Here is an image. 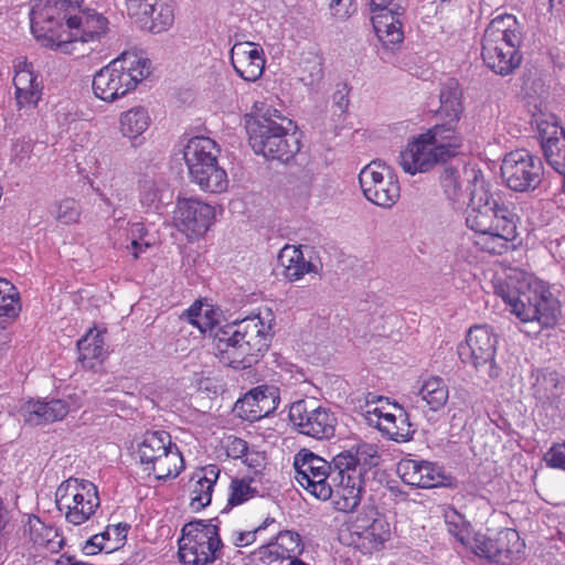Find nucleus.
I'll use <instances>...</instances> for the list:
<instances>
[{"mask_svg": "<svg viewBox=\"0 0 565 565\" xmlns=\"http://www.w3.org/2000/svg\"><path fill=\"white\" fill-rule=\"evenodd\" d=\"M467 175L471 189L466 223L477 234L475 244L483 252L502 254L518 235L515 215L479 170L472 169Z\"/></svg>", "mask_w": 565, "mask_h": 565, "instance_id": "f257e3e1", "label": "nucleus"}, {"mask_svg": "<svg viewBox=\"0 0 565 565\" xmlns=\"http://www.w3.org/2000/svg\"><path fill=\"white\" fill-rule=\"evenodd\" d=\"M493 287L494 294L521 322L539 324L535 333L556 324L561 313L559 301L543 280L530 274L515 273L507 279H495Z\"/></svg>", "mask_w": 565, "mask_h": 565, "instance_id": "f03ea898", "label": "nucleus"}, {"mask_svg": "<svg viewBox=\"0 0 565 565\" xmlns=\"http://www.w3.org/2000/svg\"><path fill=\"white\" fill-rule=\"evenodd\" d=\"M377 449L372 444H359L333 456L330 495L338 511L353 512L361 503L364 476L377 465Z\"/></svg>", "mask_w": 565, "mask_h": 565, "instance_id": "7ed1b4c3", "label": "nucleus"}, {"mask_svg": "<svg viewBox=\"0 0 565 565\" xmlns=\"http://www.w3.org/2000/svg\"><path fill=\"white\" fill-rule=\"evenodd\" d=\"M271 311L248 317L228 326L218 338L220 360L236 370L250 367L267 351L271 331Z\"/></svg>", "mask_w": 565, "mask_h": 565, "instance_id": "20e7f679", "label": "nucleus"}, {"mask_svg": "<svg viewBox=\"0 0 565 565\" xmlns=\"http://www.w3.org/2000/svg\"><path fill=\"white\" fill-rule=\"evenodd\" d=\"M256 114L246 120L249 145L256 154L267 159L289 161L300 150V140L296 132H289L282 122L280 110L255 104Z\"/></svg>", "mask_w": 565, "mask_h": 565, "instance_id": "39448f33", "label": "nucleus"}, {"mask_svg": "<svg viewBox=\"0 0 565 565\" xmlns=\"http://www.w3.org/2000/svg\"><path fill=\"white\" fill-rule=\"evenodd\" d=\"M150 70L148 58L124 52L94 74L93 93L105 103H114L135 90L149 76Z\"/></svg>", "mask_w": 565, "mask_h": 565, "instance_id": "423d86ee", "label": "nucleus"}, {"mask_svg": "<svg viewBox=\"0 0 565 565\" xmlns=\"http://www.w3.org/2000/svg\"><path fill=\"white\" fill-rule=\"evenodd\" d=\"M457 134L451 128L434 126L407 143L399 154V164L409 174L429 171L439 161L456 154Z\"/></svg>", "mask_w": 565, "mask_h": 565, "instance_id": "0eeeda50", "label": "nucleus"}, {"mask_svg": "<svg viewBox=\"0 0 565 565\" xmlns=\"http://www.w3.org/2000/svg\"><path fill=\"white\" fill-rule=\"evenodd\" d=\"M135 459L141 469L158 480L177 477L183 469V458L166 430H149L136 439Z\"/></svg>", "mask_w": 565, "mask_h": 565, "instance_id": "6e6552de", "label": "nucleus"}, {"mask_svg": "<svg viewBox=\"0 0 565 565\" xmlns=\"http://www.w3.org/2000/svg\"><path fill=\"white\" fill-rule=\"evenodd\" d=\"M74 10L76 3L70 0H32L30 22L33 35L43 45L61 51Z\"/></svg>", "mask_w": 565, "mask_h": 565, "instance_id": "1a4fd4ad", "label": "nucleus"}, {"mask_svg": "<svg viewBox=\"0 0 565 565\" xmlns=\"http://www.w3.org/2000/svg\"><path fill=\"white\" fill-rule=\"evenodd\" d=\"M55 504L65 521L82 525L90 520L100 505L97 487L85 479L68 478L55 491Z\"/></svg>", "mask_w": 565, "mask_h": 565, "instance_id": "9d476101", "label": "nucleus"}, {"mask_svg": "<svg viewBox=\"0 0 565 565\" xmlns=\"http://www.w3.org/2000/svg\"><path fill=\"white\" fill-rule=\"evenodd\" d=\"M218 527L212 523L194 521L185 524L179 540V559L185 565H207L220 553Z\"/></svg>", "mask_w": 565, "mask_h": 565, "instance_id": "9b49d317", "label": "nucleus"}, {"mask_svg": "<svg viewBox=\"0 0 565 565\" xmlns=\"http://www.w3.org/2000/svg\"><path fill=\"white\" fill-rule=\"evenodd\" d=\"M364 198L383 209H391L401 196V185L393 170L380 160L366 164L359 173Z\"/></svg>", "mask_w": 565, "mask_h": 565, "instance_id": "f8f14e48", "label": "nucleus"}, {"mask_svg": "<svg viewBox=\"0 0 565 565\" xmlns=\"http://www.w3.org/2000/svg\"><path fill=\"white\" fill-rule=\"evenodd\" d=\"M295 479L308 493L327 501L330 495L333 459L327 461L307 448L300 449L294 457Z\"/></svg>", "mask_w": 565, "mask_h": 565, "instance_id": "ddd939ff", "label": "nucleus"}, {"mask_svg": "<svg viewBox=\"0 0 565 565\" xmlns=\"http://www.w3.org/2000/svg\"><path fill=\"white\" fill-rule=\"evenodd\" d=\"M497 343V335L490 327L475 326L468 331L466 341L458 345L459 359L478 371L484 370L489 377H497L499 374L494 364Z\"/></svg>", "mask_w": 565, "mask_h": 565, "instance_id": "4468645a", "label": "nucleus"}, {"mask_svg": "<svg viewBox=\"0 0 565 565\" xmlns=\"http://www.w3.org/2000/svg\"><path fill=\"white\" fill-rule=\"evenodd\" d=\"M289 420L300 434L316 439L334 436L337 417L313 399H300L290 405Z\"/></svg>", "mask_w": 565, "mask_h": 565, "instance_id": "2eb2a0df", "label": "nucleus"}, {"mask_svg": "<svg viewBox=\"0 0 565 565\" xmlns=\"http://www.w3.org/2000/svg\"><path fill=\"white\" fill-rule=\"evenodd\" d=\"M543 171L541 159L525 149L511 151L501 164V175L505 184L518 192L535 190L542 182Z\"/></svg>", "mask_w": 565, "mask_h": 565, "instance_id": "dca6fc26", "label": "nucleus"}, {"mask_svg": "<svg viewBox=\"0 0 565 565\" xmlns=\"http://www.w3.org/2000/svg\"><path fill=\"white\" fill-rule=\"evenodd\" d=\"M349 531L351 544L366 554L381 551L391 539L390 523L373 508L354 516Z\"/></svg>", "mask_w": 565, "mask_h": 565, "instance_id": "f3484780", "label": "nucleus"}, {"mask_svg": "<svg viewBox=\"0 0 565 565\" xmlns=\"http://www.w3.org/2000/svg\"><path fill=\"white\" fill-rule=\"evenodd\" d=\"M532 124L541 138L546 161L555 171L565 174V132L556 116L537 108L532 115Z\"/></svg>", "mask_w": 565, "mask_h": 565, "instance_id": "a211bd4d", "label": "nucleus"}, {"mask_svg": "<svg viewBox=\"0 0 565 565\" xmlns=\"http://www.w3.org/2000/svg\"><path fill=\"white\" fill-rule=\"evenodd\" d=\"M68 29L63 35L61 51L72 54L76 43L99 40L108 30V20L92 9H83L76 3V10L70 17Z\"/></svg>", "mask_w": 565, "mask_h": 565, "instance_id": "6ab92c4d", "label": "nucleus"}, {"mask_svg": "<svg viewBox=\"0 0 565 565\" xmlns=\"http://www.w3.org/2000/svg\"><path fill=\"white\" fill-rule=\"evenodd\" d=\"M215 220V207L194 198L179 199L173 212L177 228L188 238L203 236Z\"/></svg>", "mask_w": 565, "mask_h": 565, "instance_id": "aec40b11", "label": "nucleus"}, {"mask_svg": "<svg viewBox=\"0 0 565 565\" xmlns=\"http://www.w3.org/2000/svg\"><path fill=\"white\" fill-rule=\"evenodd\" d=\"M367 423L395 441H407L413 437L414 429L405 411L392 405L390 409L380 406H369L365 412Z\"/></svg>", "mask_w": 565, "mask_h": 565, "instance_id": "412c9836", "label": "nucleus"}, {"mask_svg": "<svg viewBox=\"0 0 565 565\" xmlns=\"http://www.w3.org/2000/svg\"><path fill=\"white\" fill-rule=\"evenodd\" d=\"M520 44L521 29L512 14H500L492 19L482 39V49H488L492 55L497 54L500 47L505 49V53L510 54L513 50H519Z\"/></svg>", "mask_w": 565, "mask_h": 565, "instance_id": "4be33fe9", "label": "nucleus"}, {"mask_svg": "<svg viewBox=\"0 0 565 565\" xmlns=\"http://www.w3.org/2000/svg\"><path fill=\"white\" fill-rule=\"evenodd\" d=\"M278 404V388L273 385H260L239 398L235 403L234 411L243 419L255 422L271 414Z\"/></svg>", "mask_w": 565, "mask_h": 565, "instance_id": "5701e85b", "label": "nucleus"}, {"mask_svg": "<svg viewBox=\"0 0 565 565\" xmlns=\"http://www.w3.org/2000/svg\"><path fill=\"white\" fill-rule=\"evenodd\" d=\"M235 73L246 82H256L264 73L266 57L264 49L254 42H236L230 51Z\"/></svg>", "mask_w": 565, "mask_h": 565, "instance_id": "b1692460", "label": "nucleus"}, {"mask_svg": "<svg viewBox=\"0 0 565 565\" xmlns=\"http://www.w3.org/2000/svg\"><path fill=\"white\" fill-rule=\"evenodd\" d=\"M397 473L405 483L425 489L445 486L447 480L444 469L437 463L412 458L398 462Z\"/></svg>", "mask_w": 565, "mask_h": 565, "instance_id": "393cba45", "label": "nucleus"}, {"mask_svg": "<svg viewBox=\"0 0 565 565\" xmlns=\"http://www.w3.org/2000/svg\"><path fill=\"white\" fill-rule=\"evenodd\" d=\"M220 477V469L215 465H209L198 469L188 482L190 507L199 511L211 503L214 486Z\"/></svg>", "mask_w": 565, "mask_h": 565, "instance_id": "a878e982", "label": "nucleus"}, {"mask_svg": "<svg viewBox=\"0 0 565 565\" xmlns=\"http://www.w3.org/2000/svg\"><path fill=\"white\" fill-rule=\"evenodd\" d=\"M13 84L15 99L20 107H34L41 98L42 87L31 63L18 61L14 65Z\"/></svg>", "mask_w": 565, "mask_h": 565, "instance_id": "bb28decb", "label": "nucleus"}, {"mask_svg": "<svg viewBox=\"0 0 565 565\" xmlns=\"http://www.w3.org/2000/svg\"><path fill=\"white\" fill-rule=\"evenodd\" d=\"M70 412V405L64 399L29 401L22 407L24 422L39 426L62 420Z\"/></svg>", "mask_w": 565, "mask_h": 565, "instance_id": "cd10ccee", "label": "nucleus"}, {"mask_svg": "<svg viewBox=\"0 0 565 565\" xmlns=\"http://www.w3.org/2000/svg\"><path fill=\"white\" fill-rule=\"evenodd\" d=\"M23 536L33 545L43 547L50 553H57L64 545V539L57 529L47 525L35 515H29L23 524Z\"/></svg>", "mask_w": 565, "mask_h": 565, "instance_id": "c85d7f7f", "label": "nucleus"}, {"mask_svg": "<svg viewBox=\"0 0 565 565\" xmlns=\"http://www.w3.org/2000/svg\"><path fill=\"white\" fill-rule=\"evenodd\" d=\"M218 149L216 143L207 137L191 138L183 149V159L190 177L199 172L203 167L217 160Z\"/></svg>", "mask_w": 565, "mask_h": 565, "instance_id": "c756f323", "label": "nucleus"}, {"mask_svg": "<svg viewBox=\"0 0 565 565\" xmlns=\"http://www.w3.org/2000/svg\"><path fill=\"white\" fill-rule=\"evenodd\" d=\"M135 20L140 28L161 33L174 22V6L171 0H152Z\"/></svg>", "mask_w": 565, "mask_h": 565, "instance_id": "7c9ffc66", "label": "nucleus"}, {"mask_svg": "<svg viewBox=\"0 0 565 565\" xmlns=\"http://www.w3.org/2000/svg\"><path fill=\"white\" fill-rule=\"evenodd\" d=\"M119 132L127 138L134 147L142 145V135L151 125V117L145 106H134L119 115Z\"/></svg>", "mask_w": 565, "mask_h": 565, "instance_id": "2f4dec72", "label": "nucleus"}, {"mask_svg": "<svg viewBox=\"0 0 565 565\" xmlns=\"http://www.w3.org/2000/svg\"><path fill=\"white\" fill-rule=\"evenodd\" d=\"M461 96V89L455 79H449L443 84L439 94L440 106L437 110V115L440 119L445 120V122L438 126L451 128L456 132V125L463 109Z\"/></svg>", "mask_w": 565, "mask_h": 565, "instance_id": "473e14b6", "label": "nucleus"}, {"mask_svg": "<svg viewBox=\"0 0 565 565\" xmlns=\"http://www.w3.org/2000/svg\"><path fill=\"white\" fill-rule=\"evenodd\" d=\"M278 260L284 267L285 277L290 281L301 279L306 274H317L318 265L306 260L302 250L296 246L286 245L281 248Z\"/></svg>", "mask_w": 565, "mask_h": 565, "instance_id": "72a5a7b5", "label": "nucleus"}, {"mask_svg": "<svg viewBox=\"0 0 565 565\" xmlns=\"http://www.w3.org/2000/svg\"><path fill=\"white\" fill-rule=\"evenodd\" d=\"M404 14H395L393 11L379 12L371 15L372 24L379 40L386 46L395 45L403 41L402 18Z\"/></svg>", "mask_w": 565, "mask_h": 565, "instance_id": "f704fd0d", "label": "nucleus"}, {"mask_svg": "<svg viewBox=\"0 0 565 565\" xmlns=\"http://www.w3.org/2000/svg\"><path fill=\"white\" fill-rule=\"evenodd\" d=\"M520 535L515 530L503 529L494 537V548L491 563L498 565H511L522 550Z\"/></svg>", "mask_w": 565, "mask_h": 565, "instance_id": "c9c22d12", "label": "nucleus"}, {"mask_svg": "<svg viewBox=\"0 0 565 565\" xmlns=\"http://www.w3.org/2000/svg\"><path fill=\"white\" fill-rule=\"evenodd\" d=\"M191 180L201 190L210 193H223L228 188L227 173L218 166L217 160L203 167V169L191 177Z\"/></svg>", "mask_w": 565, "mask_h": 565, "instance_id": "e433bc0d", "label": "nucleus"}, {"mask_svg": "<svg viewBox=\"0 0 565 565\" xmlns=\"http://www.w3.org/2000/svg\"><path fill=\"white\" fill-rule=\"evenodd\" d=\"M418 396L430 411L438 412L446 405L449 390L441 377L429 376L422 382Z\"/></svg>", "mask_w": 565, "mask_h": 565, "instance_id": "4c0bfd02", "label": "nucleus"}, {"mask_svg": "<svg viewBox=\"0 0 565 565\" xmlns=\"http://www.w3.org/2000/svg\"><path fill=\"white\" fill-rule=\"evenodd\" d=\"M104 333L103 330L92 328L77 341L78 359L85 366L93 367L92 362L105 355Z\"/></svg>", "mask_w": 565, "mask_h": 565, "instance_id": "58836bf2", "label": "nucleus"}, {"mask_svg": "<svg viewBox=\"0 0 565 565\" xmlns=\"http://www.w3.org/2000/svg\"><path fill=\"white\" fill-rule=\"evenodd\" d=\"M481 55L487 66L501 76L513 73L520 66L522 60L519 50H513V52L508 54L505 49L502 47L498 49L497 54H493V56L488 49H482Z\"/></svg>", "mask_w": 565, "mask_h": 565, "instance_id": "ea45409f", "label": "nucleus"}, {"mask_svg": "<svg viewBox=\"0 0 565 565\" xmlns=\"http://www.w3.org/2000/svg\"><path fill=\"white\" fill-rule=\"evenodd\" d=\"M188 321L202 333L211 331L218 321V312L212 305L194 302L185 312Z\"/></svg>", "mask_w": 565, "mask_h": 565, "instance_id": "a19ab883", "label": "nucleus"}, {"mask_svg": "<svg viewBox=\"0 0 565 565\" xmlns=\"http://www.w3.org/2000/svg\"><path fill=\"white\" fill-rule=\"evenodd\" d=\"M470 170H465L463 173L455 168L447 167L445 168L441 177L440 182L444 189L445 194L447 198L452 202H459L462 198V184L465 182H468V190L471 189V182L469 181V178L467 173H469Z\"/></svg>", "mask_w": 565, "mask_h": 565, "instance_id": "79ce46f5", "label": "nucleus"}, {"mask_svg": "<svg viewBox=\"0 0 565 565\" xmlns=\"http://www.w3.org/2000/svg\"><path fill=\"white\" fill-rule=\"evenodd\" d=\"M444 516L448 532L466 548V546L471 543V537L475 534L470 523L462 514L452 508L446 509Z\"/></svg>", "mask_w": 565, "mask_h": 565, "instance_id": "37998d69", "label": "nucleus"}, {"mask_svg": "<svg viewBox=\"0 0 565 565\" xmlns=\"http://www.w3.org/2000/svg\"><path fill=\"white\" fill-rule=\"evenodd\" d=\"M162 189L159 183L146 178L139 182V201L146 211H158L162 205Z\"/></svg>", "mask_w": 565, "mask_h": 565, "instance_id": "c03bdc74", "label": "nucleus"}, {"mask_svg": "<svg viewBox=\"0 0 565 565\" xmlns=\"http://www.w3.org/2000/svg\"><path fill=\"white\" fill-rule=\"evenodd\" d=\"M253 479H233L230 484L227 499L228 507H236L245 503L258 494L257 487L253 486Z\"/></svg>", "mask_w": 565, "mask_h": 565, "instance_id": "a18cd8bd", "label": "nucleus"}, {"mask_svg": "<svg viewBox=\"0 0 565 565\" xmlns=\"http://www.w3.org/2000/svg\"><path fill=\"white\" fill-rule=\"evenodd\" d=\"M129 237L131 239L128 249L131 250L134 258H138L140 254L145 253L153 245V241L149 238L147 228L142 223H132L129 230Z\"/></svg>", "mask_w": 565, "mask_h": 565, "instance_id": "49530a36", "label": "nucleus"}, {"mask_svg": "<svg viewBox=\"0 0 565 565\" xmlns=\"http://www.w3.org/2000/svg\"><path fill=\"white\" fill-rule=\"evenodd\" d=\"M129 525L126 523H118L116 525H108L103 535L106 542V553H113L124 546Z\"/></svg>", "mask_w": 565, "mask_h": 565, "instance_id": "de8ad7c7", "label": "nucleus"}, {"mask_svg": "<svg viewBox=\"0 0 565 565\" xmlns=\"http://www.w3.org/2000/svg\"><path fill=\"white\" fill-rule=\"evenodd\" d=\"M493 548L494 537L491 539L482 533H475L471 537V543L465 550L491 563Z\"/></svg>", "mask_w": 565, "mask_h": 565, "instance_id": "09e8293b", "label": "nucleus"}, {"mask_svg": "<svg viewBox=\"0 0 565 565\" xmlns=\"http://www.w3.org/2000/svg\"><path fill=\"white\" fill-rule=\"evenodd\" d=\"M276 540L280 542L282 553H288L290 559L302 553L303 545L301 537L297 532L289 530L278 531L276 534Z\"/></svg>", "mask_w": 565, "mask_h": 565, "instance_id": "8fccbe9b", "label": "nucleus"}, {"mask_svg": "<svg viewBox=\"0 0 565 565\" xmlns=\"http://www.w3.org/2000/svg\"><path fill=\"white\" fill-rule=\"evenodd\" d=\"M81 211L78 203L74 199H64L56 205L54 216L57 221L64 224L77 222Z\"/></svg>", "mask_w": 565, "mask_h": 565, "instance_id": "3c124183", "label": "nucleus"}, {"mask_svg": "<svg viewBox=\"0 0 565 565\" xmlns=\"http://www.w3.org/2000/svg\"><path fill=\"white\" fill-rule=\"evenodd\" d=\"M543 460L548 468L565 471V441L554 443L544 454Z\"/></svg>", "mask_w": 565, "mask_h": 565, "instance_id": "603ef678", "label": "nucleus"}, {"mask_svg": "<svg viewBox=\"0 0 565 565\" xmlns=\"http://www.w3.org/2000/svg\"><path fill=\"white\" fill-rule=\"evenodd\" d=\"M35 147H36L35 142H33L31 139H25V138L18 139L13 143V148H12L13 157L19 166H28L29 164Z\"/></svg>", "mask_w": 565, "mask_h": 565, "instance_id": "864d4df0", "label": "nucleus"}, {"mask_svg": "<svg viewBox=\"0 0 565 565\" xmlns=\"http://www.w3.org/2000/svg\"><path fill=\"white\" fill-rule=\"evenodd\" d=\"M329 8L331 14L340 20L350 18L355 11L353 0H330Z\"/></svg>", "mask_w": 565, "mask_h": 565, "instance_id": "5fc2aeb1", "label": "nucleus"}, {"mask_svg": "<svg viewBox=\"0 0 565 565\" xmlns=\"http://www.w3.org/2000/svg\"><path fill=\"white\" fill-rule=\"evenodd\" d=\"M371 14L393 11L395 14H405V7L396 0H370Z\"/></svg>", "mask_w": 565, "mask_h": 565, "instance_id": "6e6d98bb", "label": "nucleus"}, {"mask_svg": "<svg viewBox=\"0 0 565 565\" xmlns=\"http://www.w3.org/2000/svg\"><path fill=\"white\" fill-rule=\"evenodd\" d=\"M253 555L254 558L262 565H273L275 563L282 562L279 553H277L268 543L259 546L256 551H254Z\"/></svg>", "mask_w": 565, "mask_h": 565, "instance_id": "4d7b16f0", "label": "nucleus"}, {"mask_svg": "<svg viewBox=\"0 0 565 565\" xmlns=\"http://www.w3.org/2000/svg\"><path fill=\"white\" fill-rule=\"evenodd\" d=\"M82 551L85 555H96L99 552L106 553V542L103 532L89 537L83 545Z\"/></svg>", "mask_w": 565, "mask_h": 565, "instance_id": "13d9d810", "label": "nucleus"}, {"mask_svg": "<svg viewBox=\"0 0 565 565\" xmlns=\"http://www.w3.org/2000/svg\"><path fill=\"white\" fill-rule=\"evenodd\" d=\"M247 450V443L242 438H228V441L226 444V451L230 457L235 459L242 458L243 456L246 455Z\"/></svg>", "mask_w": 565, "mask_h": 565, "instance_id": "bf43d9fd", "label": "nucleus"}, {"mask_svg": "<svg viewBox=\"0 0 565 565\" xmlns=\"http://www.w3.org/2000/svg\"><path fill=\"white\" fill-rule=\"evenodd\" d=\"M258 532L256 529L250 531H241L233 534V542L236 546L243 547L250 545L256 541Z\"/></svg>", "mask_w": 565, "mask_h": 565, "instance_id": "052dcab7", "label": "nucleus"}, {"mask_svg": "<svg viewBox=\"0 0 565 565\" xmlns=\"http://www.w3.org/2000/svg\"><path fill=\"white\" fill-rule=\"evenodd\" d=\"M152 0H125V7L128 15L136 19Z\"/></svg>", "mask_w": 565, "mask_h": 565, "instance_id": "680f3d73", "label": "nucleus"}, {"mask_svg": "<svg viewBox=\"0 0 565 565\" xmlns=\"http://www.w3.org/2000/svg\"><path fill=\"white\" fill-rule=\"evenodd\" d=\"M333 102L340 111H344L349 105L347 94L343 93L342 90H338L337 93H334Z\"/></svg>", "mask_w": 565, "mask_h": 565, "instance_id": "e2e57ef3", "label": "nucleus"}, {"mask_svg": "<svg viewBox=\"0 0 565 565\" xmlns=\"http://www.w3.org/2000/svg\"><path fill=\"white\" fill-rule=\"evenodd\" d=\"M279 525H280V524L277 522V520H276L275 518H273V516H269V515H268V516H267V518H265V520H264V521H263L258 526H256L255 529H256V531H257L258 533H260L262 531H264V530H266V529H268V527H271V526H273V527H275V529H279Z\"/></svg>", "mask_w": 565, "mask_h": 565, "instance_id": "0e129e2a", "label": "nucleus"}, {"mask_svg": "<svg viewBox=\"0 0 565 565\" xmlns=\"http://www.w3.org/2000/svg\"><path fill=\"white\" fill-rule=\"evenodd\" d=\"M542 381L546 385H550L553 388H557L559 375L556 372H550L543 375Z\"/></svg>", "mask_w": 565, "mask_h": 565, "instance_id": "69168bd1", "label": "nucleus"}, {"mask_svg": "<svg viewBox=\"0 0 565 565\" xmlns=\"http://www.w3.org/2000/svg\"><path fill=\"white\" fill-rule=\"evenodd\" d=\"M268 544L271 545L277 553H279V556L282 561L284 559L290 561L289 554L282 553L281 547H280V542L278 540H276V537L274 540H271L270 542H268Z\"/></svg>", "mask_w": 565, "mask_h": 565, "instance_id": "338daca9", "label": "nucleus"}, {"mask_svg": "<svg viewBox=\"0 0 565 565\" xmlns=\"http://www.w3.org/2000/svg\"><path fill=\"white\" fill-rule=\"evenodd\" d=\"M94 191L99 196L100 201L104 202L108 207H113L110 199L99 188H94Z\"/></svg>", "mask_w": 565, "mask_h": 565, "instance_id": "774afa93", "label": "nucleus"}]
</instances>
